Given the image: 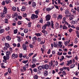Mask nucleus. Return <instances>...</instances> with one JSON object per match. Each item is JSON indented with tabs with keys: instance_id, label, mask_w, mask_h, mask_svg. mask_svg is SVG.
Returning <instances> with one entry per match:
<instances>
[{
	"instance_id": "50",
	"label": "nucleus",
	"mask_w": 79,
	"mask_h": 79,
	"mask_svg": "<svg viewBox=\"0 0 79 79\" xmlns=\"http://www.w3.org/2000/svg\"><path fill=\"white\" fill-rule=\"evenodd\" d=\"M35 66H36V65L35 64H34L31 65V68H34Z\"/></svg>"
},
{
	"instance_id": "45",
	"label": "nucleus",
	"mask_w": 79,
	"mask_h": 79,
	"mask_svg": "<svg viewBox=\"0 0 79 79\" xmlns=\"http://www.w3.org/2000/svg\"><path fill=\"white\" fill-rule=\"evenodd\" d=\"M71 23L72 24H76V22L72 20L71 21Z\"/></svg>"
},
{
	"instance_id": "39",
	"label": "nucleus",
	"mask_w": 79,
	"mask_h": 79,
	"mask_svg": "<svg viewBox=\"0 0 79 79\" xmlns=\"http://www.w3.org/2000/svg\"><path fill=\"white\" fill-rule=\"evenodd\" d=\"M5 23H8V20L7 19H5Z\"/></svg>"
},
{
	"instance_id": "61",
	"label": "nucleus",
	"mask_w": 79,
	"mask_h": 79,
	"mask_svg": "<svg viewBox=\"0 0 79 79\" xmlns=\"http://www.w3.org/2000/svg\"><path fill=\"white\" fill-rule=\"evenodd\" d=\"M18 42H20L21 41V38L19 37V38L17 39Z\"/></svg>"
},
{
	"instance_id": "23",
	"label": "nucleus",
	"mask_w": 79,
	"mask_h": 79,
	"mask_svg": "<svg viewBox=\"0 0 79 79\" xmlns=\"http://www.w3.org/2000/svg\"><path fill=\"white\" fill-rule=\"evenodd\" d=\"M35 35L37 36V37H40V36H41V35H42V34L41 33L40 34V33H35Z\"/></svg>"
},
{
	"instance_id": "40",
	"label": "nucleus",
	"mask_w": 79,
	"mask_h": 79,
	"mask_svg": "<svg viewBox=\"0 0 79 79\" xmlns=\"http://www.w3.org/2000/svg\"><path fill=\"white\" fill-rule=\"evenodd\" d=\"M28 27H31V23H29L27 25Z\"/></svg>"
},
{
	"instance_id": "15",
	"label": "nucleus",
	"mask_w": 79,
	"mask_h": 79,
	"mask_svg": "<svg viewBox=\"0 0 79 79\" xmlns=\"http://www.w3.org/2000/svg\"><path fill=\"white\" fill-rule=\"evenodd\" d=\"M48 75V71H45L44 72V76H47Z\"/></svg>"
},
{
	"instance_id": "26",
	"label": "nucleus",
	"mask_w": 79,
	"mask_h": 79,
	"mask_svg": "<svg viewBox=\"0 0 79 79\" xmlns=\"http://www.w3.org/2000/svg\"><path fill=\"white\" fill-rule=\"evenodd\" d=\"M74 66H75V64H73L70 65V68H73L74 67Z\"/></svg>"
},
{
	"instance_id": "54",
	"label": "nucleus",
	"mask_w": 79,
	"mask_h": 79,
	"mask_svg": "<svg viewBox=\"0 0 79 79\" xmlns=\"http://www.w3.org/2000/svg\"><path fill=\"white\" fill-rule=\"evenodd\" d=\"M10 53V52L7 51L6 53V55H9Z\"/></svg>"
},
{
	"instance_id": "27",
	"label": "nucleus",
	"mask_w": 79,
	"mask_h": 79,
	"mask_svg": "<svg viewBox=\"0 0 79 79\" xmlns=\"http://www.w3.org/2000/svg\"><path fill=\"white\" fill-rule=\"evenodd\" d=\"M31 18L32 19H35V17L34 14H32L31 15Z\"/></svg>"
},
{
	"instance_id": "58",
	"label": "nucleus",
	"mask_w": 79,
	"mask_h": 79,
	"mask_svg": "<svg viewBox=\"0 0 79 79\" xmlns=\"http://www.w3.org/2000/svg\"><path fill=\"white\" fill-rule=\"evenodd\" d=\"M34 72H35V73H36L37 71V69L36 68H34L33 69Z\"/></svg>"
},
{
	"instance_id": "42",
	"label": "nucleus",
	"mask_w": 79,
	"mask_h": 79,
	"mask_svg": "<svg viewBox=\"0 0 79 79\" xmlns=\"http://www.w3.org/2000/svg\"><path fill=\"white\" fill-rule=\"evenodd\" d=\"M37 40L38 42H40V41H41V38L40 37L38 38Z\"/></svg>"
},
{
	"instance_id": "53",
	"label": "nucleus",
	"mask_w": 79,
	"mask_h": 79,
	"mask_svg": "<svg viewBox=\"0 0 79 79\" xmlns=\"http://www.w3.org/2000/svg\"><path fill=\"white\" fill-rule=\"evenodd\" d=\"M46 27H47V26H45L44 25V26H43L42 27V29H43V30H45V29H46Z\"/></svg>"
},
{
	"instance_id": "30",
	"label": "nucleus",
	"mask_w": 79,
	"mask_h": 79,
	"mask_svg": "<svg viewBox=\"0 0 79 79\" xmlns=\"http://www.w3.org/2000/svg\"><path fill=\"white\" fill-rule=\"evenodd\" d=\"M65 21H66V18L65 17L63 18V20L62 22V24H64V23Z\"/></svg>"
},
{
	"instance_id": "35",
	"label": "nucleus",
	"mask_w": 79,
	"mask_h": 79,
	"mask_svg": "<svg viewBox=\"0 0 79 79\" xmlns=\"http://www.w3.org/2000/svg\"><path fill=\"white\" fill-rule=\"evenodd\" d=\"M24 33H27L28 32V29H25L24 30Z\"/></svg>"
},
{
	"instance_id": "37",
	"label": "nucleus",
	"mask_w": 79,
	"mask_h": 79,
	"mask_svg": "<svg viewBox=\"0 0 79 79\" xmlns=\"http://www.w3.org/2000/svg\"><path fill=\"white\" fill-rule=\"evenodd\" d=\"M52 10V9L50 8H48L46 9V10L47 11H51Z\"/></svg>"
},
{
	"instance_id": "56",
	"label": "nucleus",
	"mask_w": 79,
	"mask_h": 79,
	"mask_svg": "<svg viewBox=\"0 0 79 79\" xmlns=\"http://www.w3.org/2000/svg\"><path fill=\"white\" fill-rule=\"evenodd\" d=\"M7 18H8V19H10V18H11V15H7Z\"/></svg>"
},
{
	"instance_id": "25",
	"label": "nucleus",
	"mask_w": 79,
	"mask_h": 79,
	"mask_svg": "<svg viewBox=\"0 0 79 79\" xmlns=\"http://www.w3.org/2000/svg\"><path fill=\"white\" fill-rule=\"evenodd\" d=\"M12 10L14 11H15L16 10V8L15 6H13L12 8Z\"/></svg>"
},
{
	"instance_id": "44",
	"label": "nucleus",
	"mask_w": 79,
	"mask_h": 79,
	"mask_svg": "<svg viewBox=\"0 0 79 79\" xmlns=\"http://www.w3.org/2000/svg\"><path fill=\"white\" fill-rule=\"evenodd\" d=\"M44 43H45V40H44V42L43 41H42L40 43V44H41V45H42V44H44Z\"/></svg>"
},
{
	"instance_id": "17",
	"label": "nucleus",
	"mask_w": 79,
	"mask_h": 79,
	"mask_svg": "<svg viewBox=\"0 0 79 79\" xmlns=\"http://www.w3.org/2000/svg\"><path fill=\"white\" fill-rule=\"evenodd\" d=\"M32 7L34 8H35V6H36V4H35V3L34 2H33L32 3Z\"/></svg>"
},
{
	"instance_id": "47",
	"label": "nucleus",
	"mask_w": 79,
	"mask_h": 79,
	"mask_svg": "<svg viewBox=\"0 0 79 79\" xmlns=\"http://www.w3.org/2000/svg\"><path fill=\"white\" fill-rule=\"evenodd\" d=\"M26 10V8H25V7H23L21 9V10L23 11H24Z\"/></svg>"
},
{
	"instance_id": "64",
	"label": "nucleus",
	"mask_w": 79,
	"mask_h": 79,
	"mask_svg": "<svg viewBox=\"0 0 79 79\" xmlns=\"http://www.w3.org/2000/svg\"><path fill=\"white\" fill-rule=\"evenodd\" d=\"M17 17L19 19H22V17H21V16H19Z\"/></svg>"
},
{
	"instance_id": "29",
	"label": "nucleus",
	"mask_w": 79,
	"mask_h": 79,
	"mask_svg": "<svg viewBox=\"0 0 79 79\" xmlns=\"http://www.w3.org/2000/svg\"><path fill=\"white\" fill-rule=\"evenodd\" d=\"M5 2H6V4H8V3H9L11 2V1L10 0H6L5 1Z\"/></svg>"
},
{
	"instance_id": "3",
	"label": "nucleus",
	"mask_w": 79,
	"mask_h": 79,
	"mask_svg": "<svg viewBox=\"0 0 79 79\" xmlns=\"http://www.w3.org/2000/svg\"><path fill=\"white\" fill-rule=\"evenodd\" d=\"M65 14L66 17H67V18H68V16H69L70 15L69 13V10H66L65 11Z\"/></svg>"
},
{
	"instance_id": "59",
	"label": "nucleus",
	"mask_w": 79,
	"mask_h": 79,
	"mask_svg": "<svg viewBox=\"0 0 79 79\" xmlns=\"http://www.w3.org/2000/svg\"><path fill=\"white\" fill-rule=\"evenodd\" d=\"M72 56H68V55L66 56V57L67 58H71V57H72Z\"/></svg>"
},
{
	"instance_id": "21",
	"label": "nucleus",
	"mask_w": 79,
	"mask_h": 79,
	"mask_svg": "<svg viewBox=\"0 0 79 79\" xmlns=\"http://www.w3.org/2000/svg\"><path fill=\"white\" fill-rule=\"evenodd\" d=\"M51 27L52 28V29H54V27H53V26H54V25H53V21H51Z\"/></svg>"
},
{
	"instance_id": "4",
	"label": "nucleus",
	"mask_w": 79,
	"mask_h": 79,
	"mask_svg": "<svg viewBox=\"0 0 79 79\" xmlns=\"http://www.w3.org/2000/svg\"><path fill=\"white\" fill-rule=\"evenodd\" d=\"M12 57L14 58H17L18 57V55L17 54H15V53H13L12 56Z\"/></svg>"
},
{
	"instance_id": "43",
	"label": "nucleus",
	"mask_w": 79,
	"mask_h": 79,
	"mask_svg": "<svg viewBox=\"0 0 79 79\" xmlns=\"http://www.w3.org/2000/svg\"><path fill=\"white\" fill-rule=\"evenodd\" d=\"M4 31V29H2L0 30V34H2V33H3Z\"/></svg>"
},
{
	"instance_id": "24",
	"label": "nucleus",
	"mask_w": 79,
	"mask_h": 79,
	"mask_svg": "<svg viewBox=\"0 0 79 79\" xmlns=\"http://www.w3.org/2000/svg\"><path fill=\"white\" fill-rule=\"evenodd\" d=\"M52 5H54V3L56 5H58V3L56 2L55 1H54V0H52Z\"/></svg>"
},
{
	"instance_id": "1",
	"label": "nucleus",
	"mask_w": 79,
	"mask_h": 79,
	"mask_svg": "<svg viewBox=\"0 0 79 79\" xmlns=\"http://www.w3.org/2000/svg\"><path fill=\"white\" fill-rule=\"evenodd\" d=\"M43 69H48L49 68V66H48V64L43 65Z\"/></svg>"
},
{
	"instance_id": "46",
	"label": "nucleus",
	"mask_w": 79,
	"mask_h": 79,
	"mask_svg": "<svg viewBox=\"0 0 79 79\" xmlns=\"http://www.w3.org/2000/svg\"><path fill=\"white\" fill-rule=\"evenodd\" d=\"M75 4L76 5H77V6H78V5H79V2L78 1H77L76 2Z\"/></svg>"
},
{
	"instance_id": "41",
	"label": "nucleus",
	"mask_w": 79,
	"mask_h": 79,
	"mask_svg": "<svg viewBox=\"0 0 79 79\" xmlns=\"http://www.w3.org/2000/svg\"><path fill=\"white\" fill-rule=\"evenodd\" d=\"M56 27H57V28H58L59 27V24L58 23H56Z\"/></svg>"
},
{
	"instance_id": "36",
	"label": "nucleus",
	"mask_w": 79,
	"mask_h": 79,
	"mask_svg": "<svg viewBox=\"0 0 79 79\" xmlns=\"http://www.w3.org/2000/svg\"><path fill=\"white\" fill-rule=\"evenodd\" d=\"M35 14L36 15H38V14H39V12H40V11H39V10L35 11Z\"/></svg>"
},
{
	"instance_id": "55",
	"label": "nucleus",
	"mask_w": 79,
	"mask_h": 79,
	"mask_svg": "<svg viewBox=\"0 0 79 79\" xmlns=\"http://www.w3.org/2000/svg\"><path fill=\"white\" fill-rule=\"evenodd\" d=\"M23 54L22 53H19V57L20 58H22L23 57Z\"/></svg>"
},
{
	"instance_id": "7",
	"label": "nucleus",
	"mask_w": 79,
	"mask_h": 79,
	"mask_svg": "<svg viewBox=\"0 0 79 79\" xmlns=\"http://www.w3.org/2000/svg\"><path fill=\"white\" fill-rule=\"evenodd\" d=\"M37 68L39 71H40L43 69V65L38 66Z\"/></svg>"
},
{
	"instance_id": "16",
	"label": "nucleus",
	"mask_w": 79,
	"mask_h": 79,
	"mask_svg": "<svg viewBox=\"0 0 79 79\" xmlns=\"http://www.w3.org/2000/svg\"><path fill=\"white\" fill-rule=\"evenodd\" d=\"M72 12L73 13V15H76V10H74V9H72Z\"/></svg>"
},
{
	"instance_id": "9",
	"label": "nucleus",
	"mask_w": 79,
	"mask_h": 79,
	"mask_svg": "<svg viewBox=\"0 0 79 79\" xmlns=\"http://www.w3.org/2000/svg\"><path fill=\"white\" fill-rule=\"evenodd\" d=\"M37 62V59L33 58L32 59V63L33 64H35V63Z\"/></svg>"
},
{
	"instance_id": "62",
	"label": "nucleus",
	"mask_w": 79,
	"mask_h": 79,
	"mask_svg": "<svg viewBox=\"0 0 79 79\" xmlns=\"http://www.w3.org/2000/svg\"><path fill=\"white\" fill-rule=\"evenodd\" d=\"M3 13L4 14H7V10H3Z\"/></svg>"
},
{
	"instance_id": "57",
	"label": "nucleus",
	"mask_w": 79,
	"mask_h": 79,
	"mask_svg": "<svg viewBox=\"0 0 79 79\" xmlns=\"http://www.w3.org/2000/svg\"><path fill=\"white\" fill-rule=\"evenodd\" d=\"M2 5H5V1H3L2 3Z\"/></svg>"
},
{
	"instance_id": "2",
	"label": "nucleus",
	"mask_w": 79,
	"mask_h": 79,
	"mask_svg": "<svg viewBox=\"0 0 79 79\" xmlns=\"http://www.w3.org/2000/svg\"><path fill=\"white\" fill-rule=\"evenodd\" d=\"M51 18V15H48L45 17L46 20V21H49L50 19Z\"/></svg>"
},
{
	"instance_id": "38",
	"label": "nucleus",
	"mask_w": 79,
	"mask_h": 79,
	"mask_svg": "<svg viewBox=\"0 0 79 79\" xmlns=\"http://www.w3.org/2000/svg\"><path fill=\"white\" fill-rule=\"evenodd\" d=\"M26 68H27L29 67V64H27L26 65H24V66Z\"/></svg>"
},
{
	"instance_id": "63",
	"label": "nucleus",
	"mask_w": 79,
	"mask_h": 79,
	"mask_svg": "<svg viewBox=\"0 0 79 79\" xmlns=\"http://www.w3.org/2000/svg\"><path fill=\"white\" fill-rule=\"evenodd\" d=\"M68 41H65L64 43V44L65 45H68Z\"/></svg>"
},
{
	"instance_id": "51",
	"label": "nucleus",
	"mask_w": 79,
	"mask_h": 79,
	"mask_svg": "<svg viewBox=\"0 0 79 79\" xmlns=\"http://www.w3.org/2000/svg\"><path fill=\"white\" fill-rule=\"evenodd\" d=\"M34 78L35 79H38V76H37V75H35L34 76Z\"/></svg>"
},
{
	"instance_id": "13",
	"label": "nucleus",
	"mask_w": 79,
	"mask_h": 79,
	"mask_svg": "<svg viewBox=\"0 0 79 79\" xmlns=\"http://www.w3.org/2000/svg\"><path fill=\"white\" fill-rule=\"evenodd\" d=\"M57 3L59 5H60V4H61V5H62V6H64V5L63 3L61 2H60V0H58Z\"/></svg>"
},
{
	"instance_id": "18",
	"label": "nucleus",
	"mask_w": 79,
	"mask_h": 79,
	"mask_svg": "<svg viewBox=\"0 0 79 79\" xmlns=\"http://www.w3.org/2000/svg\"><path fill=\"white\" fill-rule=\"evenodd\" d=\"M6 39L7 40L10 41L11 39V38L10 36H8L6 37Z\"/></svg>"
},
{
	"instance_id": "19",
	"label": "nucleus",
	"mask_w": 79,
	"mask_h": 79,
	"mask_svg": "<svg viewBox=\"0 0 79 79\" xmlns=\"http://www.w3.org/2000/svg\"><path fill=\"white\" fill-rule=\"evenodd\" d=\"M3 59H4V60H3V62H4V63H6V60H6V57H5V56H3Z\"/></svg>"
},
{
	"instance_id": "31",
	"label": "nucleus",
	"mask_w": 79,
	"mask_h": 79,
	"mask_svg": "<svg viewBox=\"0 0 79 79\" xmlns=\"http://www.w3.org/2000/svg\"><path fill=\"white\" fill-rule=\"evenodd\" d=\"M28 62V60H23L22 61V63H24V64H26Z\"/></svg>"
},
{
	"instance_id": "49",
	"label": "nucleus",
	"mask_w": 79,
	"mask_h": 79,
	"mask_svg": "<svg viewBox=\"0 0 79 79\" xmlns=\"http://www.w3.org/2000/svg\"><path fill=\"white\" fill-rule=\"evenodd\" d=\"M14 34H17V32H18V30L16 29V30H14Z\"/></svg>"
},
{
	"instance_id": "22",
	"label": "nucleus",
	"mask_w": 79,
	"mask_h": 79,
	"mask_svg": "<svg viewBox=\"0 0 79 79\" xmlns=\"http://www.w3.org/2000/svg\"><path fill=\"white\" fill-rule=\"evenodd\" d=\"M0 16L2 17V18H3L4 17H5V14H4L3 13H1L0 14Z\"/></svg>"
},
{
	"instance_id": "8",
	"label": "nucleus",
	"mask_w": 79,
	"mask_h": 79,
	"mask_svg": "<svg viewBox=\"0 0 79 79\" xmlns=\"http://www.w3.org/2000/svg\"><path fill=\"white\" fill-rule=\"evenodd\" d=\"M67 66H69V65L72 64V60H70L69 61H67Z\"/></svg>"
},
{
	"instance_id": "6",
	"label": "nucleus",
	"mask_w": 79,
	"mask_h": 79,
	"mask_svg": "<svg viewBox=\"0 0 79 79\" xmlns=\"http://www.w3.org/2000/svg\"><path fill=\"white\" fill-rule=\"evenodd\" d=\"M22 47L23 50H27V47L26 45H25V44H24L22 45Z\"/></svg>"
},
{
	"instance_id": "10",
	"label": "nucleus",
	"mask_w": 79,
	"mask_h": 79,
	"mask_svg": "<svg viewBox=\"0 0 79 79\" xmlns=\"http://www.w3.org/2000/svg\"><path fill=\"white\" fill-rule=\"evenodd\" d=\"M4 45L7 48H10V44L7 43H5Z\"/></svg>"
},
{
	"instance_id": "33",
	"label": "nucleus",
	"mask_w": 79,
	"mask_h": 79,
	"mask_svg": "<svg viewBox=\"0 0 79 79\" xmlns=\"http://www.w3.org/2000/svg\"><path fill=\"white\" fill-rule=\"evenodd\" d=\"M22 23H23V22L22 21H19L18 22V24L19 25H21Z\"/></svg>"
},
{
	"instance_id": "52",
	"label": "nucleus",
	"mask_w": 79,
	"mask_h": 79,
	"mask_svg": "<svg viewBox=\"0 0 79 79\" xmlns=\"http://www.w3.org/2000/svg\"><path fill=\"white\" fill-rule=\"evenodd\" d=\"M63 29H67L68 27L66 26H64L63 27Z\"/></svg>"
},
{
	"instance_id": "12",
	"label": "nucleus",
	"mask_w": 79,
	"mask_h": 79,
	"mask_svg": "<svg viewBox=\"0 0 79 79\" xmlns=\"http://www.w3.org/2000/svg\"><path fill=\"white\" fill-rule=\"evenodd\" d=\"M51 23L50 22H48L47 23V24H45V26H48L49 27L50 26Z\"/></svg>"
},
{
	"instance_id": "5",
	"label": "nucleus",
	"mask_w": 79,
	"mask_h": 79,
	"mask_svg": "<svg viewBox=\"0 0 79 79\" xmlns=\"http://www.w3.org/2000/svg\"><path fill=\"white\" fill-rule=\"evenodd\" d=\"M58 43V46H59L60 48H62V47H63V45L61 44H62V42L61 41H59Z\"/></svg>"
},
{
	"instance_id": "28",
	"label": "nucleus",
	"mask_w": 79,
	"mask_h": 79,
	"mask_svg": "<svg viewBox=\"0 0 79 79\" xmlns=\"http://www.w3.org/2000/svg\"><path fill=\"white\" fill-rule=\"evenodd\" d=\"M29 47H30V48H33V47H34V46L32 44H30L29 45Z\"/></svg>"
},
{
	"instance_id": "11",
	"label": "nucleus",
	"mask_w": 79,
	"mask_h": 79,
	"mask_svg": "<svg viewBox=\"0 0 79 79\" xmlns=\"http://www.w3.org/2000/svg\"><path fill=\"white\" fill-rule=\"evenodd\" d=\"M32 40L33 42H36V40H37V38L36 36L33 37L32 38Z\"/></svg>"
},
{
	"instance_id": "32",
	"label": "nucleus",
	"mask_w": 79,
	"mask_h": 79,
	"mask_svg": "<svg viewBox=\"0 0 79 79\" xmlns=\"http://www.w3.org/2000/svg\"><path fill=\"white\" fill-rule=\"evenodd\" d=\"M77 40H78V39L77 38H76L75 39V41H74L75 44H77V43L78 42Z\"/></svg>"
},
{
	"instance_id": "48",
	"label": "nucleus",
	"mask_w": 79,
	"mask_h": 79,
	"mask_svg": "<svg viewBox=\"0 0 79 79\" xmlns=\"http://www.w3.org/2000/svg\"><path fill=\"white\" fill-rule=\"evenodd\" d=\"M9 30H10V27H9V26L7 27L6 28V31H8Z\"/></svg>"
},
{
	"instance_id": "34",
	"label": "nucleus",
	"mask_w": 79,
	"mask_h": 79,
	"mask_svg": "<svg viewBox=\"0 0 79 79\" xmlns=\"http://www.w3.org/2000/svg\"><path fill=\"white\" fill-rule=\"evenodd\" d=\"M5 57L6 60H9V58H10V56L8 55H6V56H5Z\"/></svg>"
},
{
	"instance_id": "60",
	"label": "nucleus",
	"mask_w": 79,
	"mask_h": 79,
	"mask_svg": "<svg viewBox=\"0 0 79 79\" xmlns=\"http://www.w3.org/2000/svg\"><path fill=\"white\" fill-rule=\"evenodd\" d=\"M40 23H43V19H41L40 20Z\"/></svg>"
},
{
	"instance_id": "14",
	"label": "nucleus",
	"mask_w": 79,
	"mask_h": 79,
	"mask_svg": "<svg viewBox=\"0 0 79 79\" xmlns=\"http://www.w3.org/2000/svg\"><path fill=\"white\" fill-rule=\"evenodd\" d=\"M62 18H63L62 15H59L57 17V19H62Z\"/></svg>"
},
{
	"instance_id": "20",
	"label": "nucleus",
	"mask_w": 79,
	"mask_h": 79,
	"mask_svg": "<svg viewBox=\"0 0 79 79\" xmlns=\"http://www.w3.org/2000/svg\"><path fill=\"white\" fill-rule=\"evenodd\" d=\"M54 44L53 46L54 47H56V48H57L58 47V44H56L55 43V42H53Z\"/></svg>"
}]
</instances>
